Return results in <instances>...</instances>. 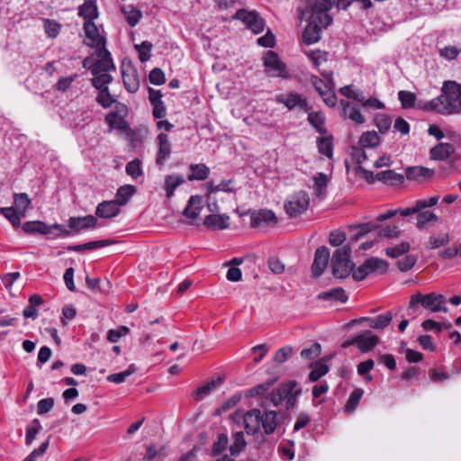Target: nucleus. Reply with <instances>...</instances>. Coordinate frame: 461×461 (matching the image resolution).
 Segmentation results:
<instances>
[{
    "label": "nucleus",
    "mask_w": 461,
    "mask_h": 461,
    "mask_svg": "<svg viewBox=\"0 0 461 461\" xmlns=\"http://www.w3.org/2000/svg\"><path fill=\"white\" fill-rule=\"evenodd\" d=\"M84 31L88 41L86 44L96 49L99 59L93 69V86H104L112 82L111 70H115L110 52L105 49V39L100 36L94 22H85Z\"/></svg>",
    "instance_id": "nucleus-1"
},
{
    "label": "nucleus",
    "mask_w": 461,
    "mask_h": 461,
    "mask_svg": "<svg viewBox=\"0 0 461 461\" xmlns=\"http://www.w3.org/2000/svg\"><path fill=\"white\" fill-rule=\"evenodd\" d=\"M334 7L330 0H314L312 4L301 10L300 18L308 21L302 41L306 45L318 42L321 38L322 30L327 28L333 21L328 14Z\"/></svg>",
    "instance_id": "nucleus-2"
},
{
    "label": "nucleus",
    "mask_w": 461,
    "mask_h": 461,
    "mask_svg": "<svg viewBox=\"0 0 461 461\" xmlns=\"http://www.w3.org/2000/svg\"><path fill=\"white\" fill-rule=\"evenodd\" d=\"M442 94L429 103V110L441 113H457L461 107V88H441Z\"/></svg>",
    "instance_id": "nucleus-3"
},
{
    "label": "nucleus",
    "mask_w": 461,
    "mask_h": 461,
    "mask_svg": "<svg viewBox=\"0 0 461 461\" xmlns=\"http://www.w3.org/2000/svg\"><path fill=\"white\" fill-rule=\"evenodd\" d=\"M446 302V297L442 294H438L436 293L422 294L420 293H417L411 296L408 307L409 315H416L419 304H420L424 309L429 310L433 312H447V308L445 305Z\"/></svg>",
    "instance_id": "nucleus-4"
},
{
    "label": "nucleus",
    "mask_w": 461,
    "mask_h": 461,
    "mask_svg": "<svg viewBox=\"0 0 461 461\" xmlns=\"http://www.w3.org/2000/svg\"><path fill=\"white\" fill-rule=\"evenodd\" d=\"M350 244L337 249L331 258L332 275L336 278H346L353 271L355 264L350 259Z\"/></svg>",
    "instance_id": "nucleus-5"
},
{
    "label": "nucleus",
    "mask_w": 461,
    "mask_h": 461,
    "mask_svg": "<svg viewBox=\"0 0 461 461\" xmlns=\"http://www.w3.org/2000/svg\"><path fill=\"white\" fill-rule=\"evenodd\" d=\"M23 230L27 234H44L51 235V238L56 239L59 236L68 237L71 235V231L65 228L61 224L55 223L53 225H47L45 222L41 221H26L23 224Z\"/></svg>",
    "instance_id": "nucleus-6"
},
{
    "label": "nucleus",
    "mask_w": 461,
    "mask_h": 461,
    "mask_svg": "<svg viewBox=\"0 0 461 461\" xmlns=\"http://www.w3.org/2000/svg\"><path fill=\"white\" fill-rule=\"evenodd\" d=\"M310 197L304 191L294 194L285 203V209L291 218L297 217L306 211L309 206Z\"/></svg>",
    "instance_id": "nucleus-7"
},
{
    "label": "nucleus",
    "mask_w": 461,
    "mask_h": 461,
    "mask_svg": "<svg viewBox=\"0 0 461 461\" xmlns=\"http://www.w3.org/2000/svg\"><path fill=\"white\" fill-rule=\"evenodd\" d=\"M264 66L267 74L273 77H287L286 65L280 59L278 54L267 50L264 56Z\"/></svg>",
    "instance_id": "nucleus-8"
},
{
    "label": "nucleus",
    "mask_w": 461,
    "mask_h": 461,
    "mask_svg": "<svg viewBox=\"0 0 461 461\" xmlns=\"http://www.w3.org/2000/svg\"><path fill=\"white\" fill-rule=\"evenodd\" d=\"M234 18L242 21L248 29L251 30L256 34L262 32L264 30L265 22L255 11L249 12L240 9L236 12Z\"/></svg>",
    "instance_id": "nucleus-9"
},
{
    "label": "nucleus",
    "mask_w": 461,
    "mask_h": 461,
    "mask_svg": "<svg viewBox=\"0 0 461 461\" xmlns=\"http://www.w3.org/2000/svg\"><path fill=\"white\" fill-rule=\"evenodd\" d=\"M276 101L278 104H283L289 110L298 107L305 112L308 111V103L306 98L294 92L278 95L276 96Z\"/></svg>",
    "instance_id": "nucleus-10"
},
{
    "label": "nucleus",
    "mask_w": 461,
    "mask_h": 461,
    "mask_svg": "<svg viewBox=\"0 0 461 461\" xmlns=\"http://www.w3.org/2000/svg\"><path fill=\"white\" fill-rule=\"evenodd\" d=\"M339 91L344 96L356 100L366 107L375 109H383L384 107V104L376 98L370 97L366 99L358 88H339Z\"/></svg>",
    "instance_id": "nucleus-11"
},
{
    "label": "nucleus",
    "mask_w": 461,
    "mask_h": 461,
    "mask_svg": "<svg viewBox=\"0 0 461 461\" xmlns=\"http://www.w3.org/2000/svg\"><path fill=\"white\" fill-rule=\"evenodd\" d=\"M330 258V250L322 246L316 249L313 263L312 265V274L314 277L321 276L327 267Z\"/></svg>",
    "instance_id": "nucleus-12"
},
{
    "label": "nucleus",
    "mask_w": 461,
    "mask_h": 461,
    "mask_svg": "<svg viewBox=\"0 0 461 461\" xmlns=\"http://www.w3.org/2000/svg\"><path fill=\"white\" fill-rule=\"evenodd\" d=\"M250 220V225L253 228L261 226H272L275 225L277 221L275 213L272 211L267 209H261L253 212L251 213Z\"/></svg>",
    "instance_id": "nucleus-13"
},
{
    "label": "nucleus",
    "mask_w": 461,
    "mask_h": 461,
    "mask_svg": "<svg viewBox=\"0 0 461 461\" xmlns=\"http://www.w3.org/2000/svg\"><path fill=\"white\" fill-rule=\"evenodd\" d=\"M296 386V382L289 381L285 384H281L276 390L273 391L271 393V402L275 406H277L280 402L285 400H287L288 402H291L293 400V391Z\"/></svg>",
    "instance_id": "nucleus-14"
},
{
    "label": "nucleus",
    "mask_w": 461,
    "mask_h": 461,
    "mask_svg": "<svg viewBox=\"0 0 461 461\" xmlns=\"http://www.w3.org/2000/svg\"><path fill=\"white\" fill-rule=\"evenodd\" d=\"M243 423L246 432L249 435L257 433L261 426V411L258 409H252L243 416Z\"/></svg>",
    "instance_id": "nucleus-15"
},
{
    "label": "nucleus",
    "mask_w": 461,
    "mask_h": 461,
    "mask_svg": "<svg viewBox=\"0 0 461 461\" xmlns=\"http://www.w3.org/2000/svg\"><path fill=\"white\" fill-rule=\"evenodd\" d=\"M105 122L111 129H116L124 132L129 137L134 136V131L131 129L129 123L125 121L123 116L116 112H111L105 116Z\"/></svg>",
    "instance_id": "nucleus-16"
},
{
    "label": "nucleus",
    "mask_w": 461,
    "mask_h": 461,
    "mask_svg": "<svg viewBox=\"0 0 461 461\" xmlns=\"http://www.w3.org/2000/svg\"><path fill=\"white\" fill-rule=\"evenodd\" d=\"M149 99L153 107L152 114L157 119H162L167 114L166 106L162 101V94L159 90L154 88H149Z\"/></svg>",
    "instance_id": "nucleus-17"
},
{
    "label": "nucleus",
    "mask_w": 461,
    "mask_h": 461,
    "mask_svg": "<svg viewBox=\"0 0 461 461\" xmlns=\"http://www.w3.org/2000/svg\"><path fill=\"white\" fill-rule=\"evenodd\" d=\"M158 149L156 157L157 165L162 166L165 160L169 158L171 154V144L168 136L166 133H159L157 137Z\"/></svg>",
    "instance_id": "nucleus-18"
},
{
    "label": "nucleus",
    "mask_w": 461,
    "mask_h": 461,
    "mask_svg": "<svg viewBox=\"0 0 461 461\" xmlns=\"http://www.w3.org/2000/svg\"><path fill=\"white\" fill-rule=\"evenodd\" d=\"M203 225L212 230H226L230 226V216L227 214H210L205 216Z\"/></svg>",
    "instance_id": "nucleus-19"
},
{
    "label": "nucleus",
    "mask_w": 461,
    "mask_h": 461,
    "mask_svg": "<svg viewBox=\"0 0 461 461\" xmlns=\"http://www.w3.org/2000/svg\"><path fill=\"white\" fill-rule=\"evenodd\" d=\"M120 213V206L116 201H104L95 210V215L100 218H113Z\"/></svg>",
    "instance_id": "nucleus-20"
},
{
    "label": "nucleus",
    "mask_w": 461,
    "mask_h": 461,
    "mask_svg": "<svg viewBox=\"0 0 461 461\" xmlns=\"http://www.w3.org/2000/svg\"><path fill=\"white\" fill-rule=\"evenodd\" d=\"M96 226L97 219L93 215L70 217L68 220V227L76 231H80L89 228H95Z\"/></svg>",
    "instance_id": "nucleus-21"
},
{
    "label": "nucleus",
    "mask_w": 461,
    "mask_h": 461,
    "mask_svg": "<svg viewBox=\"0 0 461 461\" xmlns=\"http://www.w3.org/2000/svg\"><path fill=\"white\" fill-rule=\"evenodd\" d=\"M355 341L357 348L362 352H367L378 344L379 338L376 335L372 334L371 331L366 330L355 337Z\"/></svg>",
    "instance_id": "nucleus-22"
},
{
    "label": "nucleus",
    "mask_w": 461,
    "mask_h": 461,
    "mask_svg": "<svg viewBox=\"0 0 461 461\" xmlns=\"http://www.w3.org/2000/svg\"><path fill=\"white\" fill-rule=\"evenodd\" d=\"M455 153V147L447 142H440L429 151L431 159L444 161Z\"/></svg>",
    "instance_id": "nucleus-23"
},
{
    "label": "nucleus",
    "mask_w": 461,
    "mask_h": 461,
    "mask_svg": "<svg viewBox=\"0 0 461 461\" xmlns=\"http://www.w3.org/2000/svg\"><path fill=\"white\" fill-rule=\"evenodd\" d=\"M348 228L350 230L356 231V233L352 235L349 242L348 243L350 244L351 246L353 243L358 241L364 235L367 234L370 231L379 229L380 226L375 221H369L357 225H350Z\"/></svg>",
    "instance_id": "nucleus-24"
},
{
    "label": "nucleus",
    "mask_w": 461,
    "mask_h": 461,
    "mask_svg": "<svg viewBox=\"0 0 461 461\" xmlns=\"http://www.w3.org/2000/svg\"><path fill=\"white\" fill-rule=\"evenodd\" d=\"M438 200H439L438 195L432 196L429 199L418 200V201H416L415 204L412 207L405 208L402 210H398V212H400V214L402 217H407L409 215L416 213L417 212H419L420 210L429 208V207L436 205L438 203Z\"/></svg>",
    "instance_id": "nucleus-25"
},
{
    "label": "nucleus",
    "mask_w": 461,
    "mask_h": 461,
    "mask_svg": "<svg viewBox=\"0 0 461 461\" xmlns=\"http://www.w3.org/2000/svg\"><path fill=\"white\" fill-rule=\"evenodd\" d=\"M393 320L391 312H387L375 318L362 317L359 320H353L352 322L367 321L370 328L375 330H383L386 328Z\"/></svg>",
    "instance_id": "nucleus-26"
},
{
    "label": "nucleus",
    "mask_w": 461,
    "mask_h": 461,
    "mask_svg": "<svg viewBox=\"0 0 461 461\" xmlns=\"http://www.w3.org/2000/svg\"><path fill=\"white\" fill-rule=\"evenodd\" d=\"M203 197L201 195H192L184 209L183 214L190 219H196L203 209Z\"/></svg>",
    "instance_id": "nucleus-27"
},
{
    "label": "nucleus",
    "mask_w": 461,
    "mask_h": 461,
    "mask_svg": "<svg viewBox=\"0 0 461 461\" xmlns=\"http://www.w3.org/2000/svg\"><path fill=\"white\" fill-rule=\"evenodd\" d=\"M185 183V178L181 175L171 174L165 176L164 180V190L166 192V196L167 199H170L175 193V190Z\"/></svg>",
    "instance_id": "nucleus-28"
},
{
    "label": "nucleus",
    "mask_w": 461,
    "mask_h": 461,
    "mask_svg": "<svg viewBox=\"0 0 461 461\" xmlns=\"http://www.w3.org/2000/svg\"><path fill=\"white\" fill-rule=\"evenodd\" d=\"M96 0H85V3L78 8V15L82 17L85 22H94L98 16Z\"/></svg>",
    "instance_id": "nucleus-29"
},
{
    "label": "nucleus",
    "mask_w": 461,
    "mask_h": 461,
    "mask_svg": "<svg viewBox=\"0 0 461 461\" xmlns=\"http://www.w3.org/2000/svg\"><path fill=\"white\" fill-rule=\"evenodd\" d=\"M340 104L342 106V115L344 117H347L358 124L364 123L365 118L356 106L351 105L349 102L345 100H341Z\"/></svg>",
    "instance_id": "nucleus-30"
},
{
    "label": "nucleus",
    "mask_w": 461,
    "mask_h": 461,
    "mask_svg": "<svg viewBox=\"0 0 461 461\" xmlns=\"http://www.w3.org/2000/svg\"><path fill=\"white\" fill-rule=\"evenodd\" d=\"M116 240H96V241H90L84 244L79 245H71L68 247V250L75 251V252H81L86 249H95L98 248L106 247L109 245L115 244Z\"/></svg>",
    "instance_id": "nucleus-31"
},
{
    "label": "nucleus",
    "mask_w": 461,
    "mask_h": 461,
    "mask_svg": "<svg viewBox=\"0 0 461 461\" xmlns=\"http://www.w3.org/2000/svg\"><path fill=\"white\" fill-rule=\"evenodd\" d=\"M189 169L191 174L187 176L189 181H203L205 180L210 174V168L203 163L200 164H191L189 166Z\"/></svg>",
    "instance_id": "nucleus-32"
},
{
    "label": "nucleus",
    "mask_w": 461,
    "mask_h": 461,
    "mask_svg": "<svg viewBox=\"0 0 461 461\" xmlns=\"http://www.w3.org/2000/svg\"><path fill=\"white\" fill-rule=\"evenodd\" d=\"M222 382L221 377H218L216 380H212L211 382H207L203 385L199 386L194 393L193 397L195 401L203 400L206 395L211 393L217 386H219Z\"/></svg>",
    "instance_id": "nucleus-33"
},
{
    "label": "nucleus",
    "mask_w": 461,
    "mask_h": 461,
    "mask_svg": "<svg viewBox=\"0 0 461 461\" xmlns=\"http://www.w3.org/2000/svg\"><path fill=\"white\" fill-rule=\"evenodd\" d=\"M261 426L267 435L274 433L276 429V412L268 411L261 414Z\"/></svg>",
    "instance_id": "nucleus-34"
},
{
    "label": "nucleus",
    "mask_w": 461,
    "mask_h": 461,
    "mask_svg": "<svg viewBox=\"0 0 461 461\" xmlns=\"http://www.w3.org/2000/svg\"><path fill=\"white\" fill-rule=\"evenodd\" d=\"M375 178L385 184L398 185L404 181V176L393 170H385L376 174Z\"/></svg>",
    "instance_id": "nucleus-35"
},
{
    "label": "nucleus",
    "mask_w": 461,
    "mask_h": 461,
    "mask_svg": "<svg viewBox=\"0 0 461 461\" xmlns=\"http://www.w3.org/2000/svg\"><path fill=\"white\" fill-rule=\"evenodd\" d=\"M231 180H222L219 185H214L212 182H209L206 184L207 193L206 196L209 200L212 198V194L222 191L227 193L234 192V189L231 186Z\"/></svg>",
    "instance_id": "nucleus-36"
},
{
    "label": "nucleus",
    "mask_w": 461,
    "mask_h": 461,
    "mask_svg": "<svg viewBox=\"0 0 461 461\" xmlns=\"http://www.w3.org/2000/svg\"><path fill=\"white\" fill-rule=\"evenodd\" d=\"M318 298L321 300H334L340 303H346L348 299L345 290L342 288H332L322 292L319 294Z\"/></svg>",
    "instance_id": "nucleus-37"
},
{
    "label": "nucleus",
    "mask_w": 461,
    "mask_h": 461,
    "mask_svg": "<svg viewBox=\"0 0 461 461\" xmlns=\"http://www.w3.org/2000/svg\"><path fill=\"white\" fill-rule=\"evenodd\" d=\"M121 11L124 14L126 21L131 27H134L142 17L141 11L133 5L122 6Z\"/></svg>",
    "instance_id": "nucleus-38"
},
{
    "label": "nucleus",
    "mask_w": 461,
    "mask_h": 461,
    "mask_svg": "<svg viewBox=\"0 0 461 461\" xmlns=\"http://www.w3.org/2000/svg\"><path fill=\"white\" fill-rule=\"evenodd\" d=\"M362 148H375L380 143V136L375 131L364 132L358 141Z\"/></svg>",
    "instance_id": "nucleus-39"
},
{
    "label": "nucleus",
    "mask_w": 461,
    "mask_h": 461,
    "mask_svg": "<svg viewBox=\"0 0 461 461\" xmlns=\"http://www.w3.org/2000/svg\"><path fill=\"white\" fill-rule=\"evenodd\" d=\"M417 213V223L416 226L419 229L426 228L427 224L429 222H437L438 221V217L430 211H425V209L420 210L416 212Z\"/></svg>",
    "instance_id": "nucleus-40"
},
{
    "label": "nucleus",
    "mask_w": 461,
    "mask_h": 461,
    "mask_svg": "<svg viewBox=\"0 0 461 461\" xmlns=\"http://www.w3.org/2000/svg\"><path fill=\"white\" fill-rule=\"evenodd\" d=\"M433 170L423 167H411L406 169V177L410 180H417L420 177H429Z\"/></svg>",
    "instance_id": "nucleus-41"
},
{
    "label": "nucleus",
    "mask_w": 461,
    "mask_h": 461,
    "mask_svg": "<svg viewBox=\"0 0 461 461\" xmlns=\"http://www.w3.org/2000/svg\"><path fill=\"white\" fill-rule=\"evenodd\" d=\"M136 189L133 185H126L121 186L116 193L117 199L115 200L119 206L124 205L128 203V201L131 198Z\"/></svg>",
    "instance_id": "nucleus-42"
},
{
    "label": "nucleus",
    "mask_w": 461,
    "mask_h": 461,
    "mask_svg": "<svg viewBox=\"0 0 461 461\" xmlns=\"http://www.w3.org/2000/svg\"><path fill=\"white\" fill-rule=\"evenodd\" d=\"M313 189L316 196L322 197L325 194L329 180L324 173H318L314 177Z\"/></svg>",
    "instance_id": "nucleus-43"
},
{
    "label": "nucleus",
    "mask_w": 461,
    "mask_h": 461,
    "mask_svg": "<svg viewBox=\"0 0 461 461\" xmlns=\"http://www.w3.org/2000/svg\"><path fill=\"white\" fill-rule=\"evenodd\" d=\"M233 442L230 447V451L232 456H238L247 446L242 431L236 432L232 436Z\"/></svg>",
    "instance_id": "nucleus-44"
},
{
    "label": "nucleus",
    "mask_w": 461,
    "mask_h": 461,
    "mask_svg": "<svg viewBox=\"0 0 461 461\" xmlns=\"http://www.w3.org/2000/svg\"><path fill=\"white\" fill-rule=\"evenodd\" d=\"M311 366L312 367V370L309 375V380L311 382L318 381L321 377H322L329 372V366L326 364L321 363V361L312 364Z\"/></svg>",
    "instance_id": "nucleus-45"
},
{
    "label": "nucleus",
    "mask_w": 461,
    "mask_h": 461,
    "mask_svg": "<svg viewBox=\"0 0 461 461\" xmlns=\"http://www.w3.org/2000/svg\"><path fill=\"white\" fill-rule=\"evenodd\" d=\"M122 82L124 86H139L140 80L138 78L137 71L133 68H128L122 70Z\"/></svg>",
    "instance_id": "nucleus-46"
},
{
    "label": "nucleus",
    "mask_w": 461,
    "mask_h": 461,
    "mask_svg": "<svg viewBox=\"0 0 461 461\" xmlns=\"http://www.w3.org/2000/svg\"><path fill=\"white\" fill-rule=\"evenodd\" d=\"M319 152L322 155H325L328 158L332 157L333 152V143L332 137H322L319 138L317 140Z\"/></svg>",
    "instance_id": "nucleus-47"
},
{
    "label": "nucleus",
    "mask_w": 461,
    "mask_h": 461,
    "mask_svg": "<svg viewBox=\"0 0 461 461\" xmlns=\"http://www.w3.org/2000/svg\"><path fill=\"white\" fill-rule=\"evenodd\" d=\"M152 47H153L152 43L148 41H144L140 44L135 45V49L137 50V51L139 53V59H140V62L144 63L150 59V57H151L150 52H151Z\"/></svg>",
    "instance_id": "nucleus-48"
},
{
    "label": "nucleus",
    "mask_w": 461,
    "mask_h": 461,
    "mask_svg": "<svg viewBox=\"0 0 461 461\" xmlns=\"http://www.w3.org/2000/svg\"><path fill=\"white\" fill-rule=\"evenodd\" d=\"M31 200L26 194H17L14 196V208L22 216L25 215L26 209L29 207Z\"/></svg>",
    "instance_id": "nucleus-49"
},
{
    "label": "nucleus",
    "mask_w": 461,
    "mask_h": 461,
    "mask_svg": "<svg viewBox=\"0 0 461 461\" xmlns=\"http://www.w3.org/2000/svg\"><path fill=\"white\" fill-rule=\"evenodd\" d=\"M367 264L366 267H370V269L373 273L383 274L385 273L388 268V264L386 261L378 258H370L366 259Z\"/></svg>",
    "instance_id": "nucleus-50"
},
{
    "label": "nucleus",
    "mask_w": 461,
    "mask_h": 461,
    "mask_svg": "<svg viewBox=\"0 0 461 461\" xmlns=\"http://www.w3.org/2000/svg\"><path fill=\"white\" fill-rule=\"evenodd\" d=\"M410 243L407 241H402L398 245L393 247L387 248L385 249V253L387 256L391 258H398L405 253H407L410 249Z\"/></svg>",
    "instance_id": "nucleus-51"
},
{
    "label": "nucleus",
    "mask_w": 461,
    "mask_h": 461,
    "mask_svg": "<svg viewBox=\"0 0 461 461\" xmlns=\"http://www.w3.org/2000/svg\"><path fill=\"white\" fill-rule=\"evenodd\" d=\"M276 382V379L273 378V379H269L262 384H259L249 390V395L251 397L261 396L267 391H268L270 389V387H272Z\"/></svg>",
    "instance_id": "nucleus-52"
},
{
    "label": "nucleus",
    "mask_w": 461,
    "mask_h": 461,
    "mask_svg": "<svg viewBox=\"0 0 461 461\" xmlns=\"http://www.w3.org/2000/svg\"><path fill=\"white\" fill-rule=\"evenodd\" d=\"M398 97L403 109H409L414 106L416 95L410 91L402 90L398 93Z\"/></svg>",
    "instance_id": "nucleus-53"
},
{
    "label": "nucleus",
    "mask_w": 461,
    "mask_h": 461,
    "mask_svg": "<svg viewBox=\"0 0 461 461\" xmlns=\"http://www.w3.org/2000/svg\"><path fill=\"white\" fill-rule=\"evenodd\" d=\"M449 242V238L447 234H439L437 237L431 236L429 237L426 248L428 249H435L440 247H443Z\"/></svg>",
    "instance_id": "nucleus-54"
},
{
    "label": "nucleus",
    "mask_w": 461,
    "mask_h": 461,
    "mask_svg": "<svg viewBox=\"0 0 461 461\" xmlns=\"http://www.w3.org/2000/svg\"><path fill=\"white\" fill-rule=\"evenodd\" d=\"M2 215L10 221L14 228H17L21 224L22 214L13 207L2 208Z\"/></svg>",
    "instance_id": "nucleus-55"
},
{
    "label": "nucleus",
    "mask_w": 461,
    "mask_h": 461,
    "mask_svg": "<svg viewBox=\"0 0 461 461\" xmlns=\"http://www.w3.org/2000/svg\"><path fill=\"white\" fill-rule=\"evenodd\" d=\"M308 121L310 124L314 127L318 132L324 133V117L321 113H310L308 114Z\"/></svg>",
    "instance_id": "nucleus-56"
},
{
    "label": "nucleus",
    "mask_w": 461,
    "mask_h": 461,
    "mask_svg": "<svg viewBox=\"0 0 461 461\" xmlns=\"http://www.w3.org/2000/svg\"><path fill=\"white\" fill-rule=\"evenodd\" d=\"M322 97L324 103L330 106L334 107L337 104V96L333 91V88H316Z\"/></svg>",
    "instance_id": "nucleus-57"
},
{
    "label": "nucleus",
    "mask_w": 461,
    "mask_h": 461,
    "mask_svg": "<svg viewBox=\"0 0 461 461\" xmlns=\"http://www.w3.org/2000/svg\"><path fill=\"white\" fill-rule=\"evenodd\" d=\"M363 395V390L362 389H356L351 393L349 395L348 400L346 403V411L348 412H351L356 410L357 406L359 403V401Z\"/></svg>",
    "instance_id": "nucleus-58"
},
{
    "label": "nucleus",
    "mask_w": 461,
    "mask_h": 461,
    "mask_svg": "<svg viewBox=\"0 0 461 461\" xmlns=\"http://www.w3.org/2000/svg\"><path fill=\"white\" fill-rule=\"evenodd\" d=\"M130 333V329L126 326H120L116 330H109L107 332V340L112 343L117 342L122 337Z\"/></svg>",
    "instance_id": "nucleus-59"
},
{
    "label": "nucleus",
    "mask_w": 461,
    "mask_h": 461,
    "mask_svg": "<svg viewBox=\"0 0 461 461\" xmlns=\"http://www.w3.org/2000/svg\"><path fill=\"white\" fill-rule=\"evenodd\" d=\"M135 372V368L132 365L129 366V368L123 372L116 373L109 375L106 379L107 381L114 384H122L123 383L127 377H129L131 374Z\"/></svg>",
    "instance_id": "nucleus-60"
},
{
    "label": "nucleus",
    "mask_w": 461,
    "mask_h": 461,
    "mask_svg": "<svg viewBox=\"0 0 461 461\" xmlns=\"http://www.w3.org/2000/svg\"><path fill=\"white\" fill-rule=\"evenodd\" d=\"M99 94L97 96L98 103L104 108L110 107L116 99L109 93V88H99Z\"/></svg>",
    "instance_id": "nucleus-61"
},
{
    "label": "nucleus",
    "mask_w": 461,
    "mask_h": 461,
    "mask_svg": "<svg viewBox=\"0 0 461 461\" xmlns=\"http://www.w3.org/2000/svg\"><path fill=\"white\" fill-rule=\"evenodd\" d=\"M321 344L318 342H314L311 345L310 348H303L301 351V357L303 358L311 360V359L317 357L321 354Z\"/></svg>",
    "instance_id": "nucleus-62"
},
{
    "label": "nucleus",
    "mask_w": 461,
    "mask_h": 461,
    "mask_svg": "<svg viewBox=\"0 0 461 461\" xmlns=\"http://www.w3.org/2000/svg\"><path fill=\"white\" fill-rule=\"evenodd\" d=\"M125 169L126 173L135 179L143 174L140 167V161L137 158L128 162Z\"/></svg>",
    "instance_id": "nucleus-63"
},
{
    "label": "nucleus",
    "mask_w": 461,
    "mask_h": 461,
    "mask_svg": "<svg viewBox=\"0 0 461 461\" xmlns=\"http://www.w3.org/2000/svg\"><path fill=\"white\" fill-rule=\"evenodd\" d=\"M61 25L54 20H44V30L50 38H56L59 33Z\"/></svg>",
    "instance_id": "nucleus-64"
}]
</instances>
